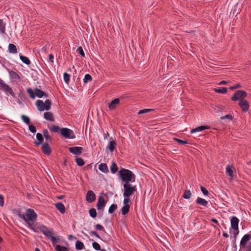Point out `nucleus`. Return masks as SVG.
<instances>
[{"label":"nucleus","instance_id":"nucleus-1","mask_svg":"<svg viewBox=\"0 0 251 251\" xmlns=\"http://www.w3.org/2000/svg\"><path fill=\"white\" fill-rule=\"evenodd\" d=\"M16 214L20 218L25 221L27 225V227L32 231L38 226L37 224L34 223L37 220V215L32 209H27L25 214H22L20 212L17 211Z\"/></svg>","mask_w":251,"mask_h":251},{"label":"nucleus","instance_id":"nucleus-2","mask_svg":"<svg viewBox=\"0 0 251 251\" xmlns=\"http://www.w3.org/2000/svg\"><path fill=\"white\" fill-rule=\"evenodd\" d=\"M119 174L121 180L125 183L134 182L135 181V175L129 170L122 169L119 172Z\"/></svg>","mask_w":251,"mask_h":251},{"label":"nucleus","instance_id":"nucleus-3","mask_svg":"<svg viewBox=\"0 0 251 251\" xmlns=\"http://www.w3.org/2000/svg\"><path fill=\"white\" fill-rule=\"evenodd\" d=\"M35 232H41L48 239H50L53 236V229H49L48 227L43 225H39L33 230Z\"/></svg>","mask_w":251,"mask_h":251},{"label":"nucleus","instance_id":"nucleus-4","mask_svg":"<svg viewBox=\"0 0 251 251\" xmlns=\"http://www.w3.org/2000/svg\"><path fill=\"white\" fill-rule=\"evenodd\" d=\"M136 191V186H133L129 183H125L123 185V196L130 197Z\"/></svg>","mask_w":251,"mask_h":251},{"label":"nucleus","instance_id":"nucleus-5","mask_svg":"<svg viewBox=\"0 0 251 251\" xmlns=\"http://www.w3.org/2000/svg\"><path fill=\"white\" fill-rule=\"evenodd\" d=\"M239 223V219L233 216L230 219L231 227L234 230L233 234L236 237L239 233L238 228V224Z\"/></svg>","mask_w":251,"mask_h":251},{"label":"nucleus","instance_id":"nucleus-6","mask_svg":"<svg viewBox=\"0 0 251 251\" xmlns=\"http://www.w3.org/2000/svg\"><path fill=\"white\" fill-rule=\"evenodd\" d=\"M61 134L67 139H74L75 136L73 131L68 128H62L60 129Z\"/></svg>","mask_w":251,"mask_h":251},{"label":"nucleus","instance_id":"nucleus-7","mask_svg":"<svg viewBox=\"0 0 251 251\" xmlns=\"http://www.w3.org/2000/svg\"><path fill=\"white\" fill-rule=\"evenodd\" d=\"M247 96V94L245 91L239 90L234 93V95L231 98V100L233 101L238 100L240 101L241 100H244V99Z\"/></svg>","mask_w":251,"mask_h":251},{"label":"nucleus","instance_id":"nucleus-8","mask_svg":"<svg viewBox=\"0 0 251 251\" xmlns=\"http://www.w3.org/2000/svg\"><path fill=\"white\" fill-rule=\"evenodd\" d=\"M0 89L3 90L7 95H13V94L12 90L1 79H0Z\"/></svg>","mask_w":251,"mask_h":251},{"label":"nucleus","instance_id":"nucleus-9","mask_svg":"<svg viewBox=\"0 0 251 251\" xmlns=\"http://www.w3.org/2000/svg\"><path fill=\"white\" fill-rule=\"evenodd\" d=\"M106 203V201L102 196H100L98 198L97 204V208L99 210H103Z\"/></svg>","mask_w":251,"mask_h":251},{"label":"nucleus","instance_id":"nucleus-10","mask_svg":"<svg viewBox=\"0 0 251 251\" xmlns=\"http://www.w3.org/2000/svg\"><path fill=\"white\" fill-rule=\"evenodd\" d=\"M69 151L73 154L77 156L82 153L83 148L80 147H73L69 148Z\"/></svg>","mask_w":251,"mask_h":251},{"label":"nucleus","instance_id":"nucleus-11","mask_svg":"<svg viewBox=\"0 0 251 251\" xmlns=\"http://www.w3.org/2000/svg\"><path fill=\"white\" fill-rule=\"evenodd\" d=\"M251 239V233L250 232V234H245L241 239L240 241V247L244 248L246 247L248 241Z\"/></svg>","mask_w":251,"mask_h":251},{"label":"nucleus","instance_id":"nucleus-12","mask_svg":"<svg viewBox=\"0 0 251 251\" xmlns=\"http://www.w3.org/2000/svg\"><path fill=\"white\" fill-rule=\"evenodd\" d=\"M239 105L242 109L243 112H246L249 110V104L246 100H241L239 102Z\"/></svg>","mask_w":251,"mask_h":251},{"label":"nucleus","instance_id":"nucleus-13","mask_svg":"<svg viewBox=\"0 0 251 251\" xmlns=\"http://www.w3.org/2000/svg\"><path fill=\"white\" fill-rule=\"evenodd\" d=\"M96 198V195L92 190L87 192L86 198L87 202L91 203L95 201Z\"/></svg>","mask_w":251,"mask_h":251},{"label":"nucleus","instance_id":"nucleus-14","mask_svg":"<svg viewBox=\"0 0 251 251\" xmlns=\"http://www.w3.org/2000/svg\"><path fill=\"white\" fill-rule=\"evenodd\" d=\"M120 103V100L119 99H115L112 100L110 103L109 104L108 108L110 110H113L115 109L116 107Z\"/></svg>","mask_w":251,"mask_h":251},{"label":"nucleus","instance_id":"nucleus-15","mask_svg":"<svg viewBox=\"0 0 251 251\" xmlns=\"http://www.w3.org/2000/svg\"><path fill=\"white\" fill-rule=\"evenodd\" d=\"M116 146V143L115 141L112 140V137L110 138V140L108 144L106 149H108L111 152H113Z\"/></svg>","mask_w":251,"mask_h":251},{"label":"nucleus","instance_id":"nucleus-16","mask_svg":"<svg viewBox=\"0 0 251 251\" xmlns=\"http://www.w3.org/2000/svg\"><path fill=\"white\" fill-rule=\"evenodd\" d=\"M42 150L47 155H50L51 153L50 148L47 143H44L42 145Z\"/></svg>","mask_w":251,"mask_h":251},{"label":"nucleus","instance_id":"nucleus-17","mask_svg":"<svg viewBox=\"0 0 251 251\" xmlns=\"http://www.w3.org/2000/svg\"><path fill=\"white\" fill-rule=\"evenodd\" d=\"M36 105L40 111H43L45 110V104L41 100H37L36 102Z\"/></svg>","mask_w":251,"mask_h":251},{"label":"nucleus","instance_id":"nucleus-18","mask_svg":"<svg viewBox=\"0 0 251 251\" xmlns=\"http://www.w3.org/2000/svg\"><path fill=\"white\" fill-rule=\"evenodd\" d=\"M56 208L59 211L61 214H64L65 212V208L63 203L61 202H57L55 204Z\"/></svg>","mask_w":251,"mask_h":251},{"label":"nucleus","instance_id":"nucleus-19","mask_svg":"<svg viewBox=\"0 0 251 251\" xmlns=\"http://www.w3.org/2000/svg\"><path fill=\"white\" fill-rule=\"evenodd\" d=\"M234 167L232 166L228 165L226 167V174L229 176L231 178L233 177V169Z\"/></svg>","mask_w":251,"mask_h":251},{"label":"nucleus","instance_id":"nucleus-20","mask_svg":"<svg viewBox=\"0 0 251 251\" xmlns=\"http://www.w3.org/2000/svg\"><path fill=\"white\" fill-rule=\"evenodd\" d=\"M209 128H210V127L207 126H198L195 128L193 129L191 131V133H194L197 132H201L205 129H208Z\"/></svg>","mask_w":251,"mask_h":251},{"label":"nucleus","instance_id":"nucleus-21","mask_svg":"<svg viewBox=\"0 0 251 251\" xmlns=\"http://www.w3.org/2000/svg\"><path fill=\"white\" fill-rule=\"evenodd\" d=\"M197 203L204 206H207L208 202L207 201H206L205 199L198 197L196 200Z\"/></svg>","mask_w":251,"mask_h":251},{"label":"nucleus","instance_id":"nucleus-22","mask_svg":"<svg viewBox=\"0 0 251 251\" xmlns=\"http://www.w3.org/2000/svg\"><path fill=\"white\" fill-rule=\"evenodd\" d=\"M44 117L46 120L52 122L54 120L52 114L50 112H45L44 114Z\"/></svg>","mask_w":251,"mask_h":251},{"label":"nucleus","instance_id":"nucleus-23","mask_svg":"<svg viewBox=\"0 0 251 251\" xmlns=\"http://www.w3.org/2000/svg\"><path fill=\"white\" fill-rule=\"evenodd\" d=\"M36 139L38 140V141L35 142V144L37 146H39L42 143L44 140L43 135L40 133H37L36 134Z\"/></svg>","mask_w":251,"mask_h":251},{"label":"nucleus","instance_id":"nucleus-24","mask_svg":"<svg viewBox=\"0 0 251 251\" xmlns=\"http://www.w3.org/2000/svg\"><path fill=\"white\" fill-rule=\"evenodd\" d=\"M99 169L104 173H107L108 172L107 166L105 163H101L99 166Z\"/></svg>","mask_w":251,"mask_h":251},{"label":"nucleus","instance_id":"nucleus-25","mask_svg":"<svg viewBox=\"0 0 251 251\" xmlns=\"http://www.w3.org/2000/svg\"><path fill=\"white\" fill-rule=\"evenodd\" d=\"M8 50L11 53H16L17 52L16 47L13 44H10L8 46Z\"/></svg>","mask_w":251,"mask_h":251},{"label":"nucleus","instance_id":"nucleus-26","mask_svg":"<svg viewBox=\"0 0 251 251\" xmlns=\"http://www.w3.org/2000/svg\"><path fill=\"white\" fill-rule=\"evenodd\" d=\"M35 96H36L39 98H41L44 96H45V93L43 91H42L38 88H36L35 89Z\"/></svg>","mask_w":251,"mask_h":251},{"label":"nucleus","instance_id":"nucleus-27","mask_svg":"<svg viewBox=\"0 0 251 251\" xmlns=\"http://www.w3.org/2000/svg\"><path fill=\"white\" fill-rule=\"evenodd\" d=\"M129 211V205H124L121 208V212L122 215H125Z\"/></svg>","mask_w":251,"mask_h":251},{"label":"nucleus","instance_id":"nucleus-28","mask_svg":"<svg viewBox=\"0 0 251 251\" xmlns=\"http://www.w3.org/2000/svg\"><path fill=\"white\" fill-rule=\"evenodd\" d=\"M5 32V24L2 20L0 19V34H4Z\"/></svg>","mask_w":251,"mask_h":251},{"label":"nucleus","instance_id":"nucleus-29","mask_svg":"<svg viewBox=\"0 0 251 251\" xmlns=\"http://www.w3.org/2000/svg\"><path fill=\"white\" fill-rule=\"evenodd\" d=\"M214 91L218 93L225 94L227 92V89L226 87L214 88Z\"/></svg>","mask_w":251,"mask_h":251},{"label":"nucleus","instance_id":"nucleus-30","mask_svg":"<svg viewBox=\"0 0 251 251\" xmlns=\"http://www.w3.org/2000/svg\"><path fill=\"white\" fill-rule=\"evenodd\" d=\"M20 58L21 60V61L24 63L26 65H29L30 63V61L28 58L27 57L23 56L22 55H20Z\"/></svg>","mask_w":251,"mask_h":251},{"label":"nucleus","instance_id":"nucleus-31","mask_svg":"<svg viewBox=\"0 0 251 251\" xmlns=\"http://www.w3.org/2000/svg\"><path fill=\"white\" fill-rule=\"evenodd\" d=\"M83 243L80 241H77L75 242V248L77 250H81L84 248Z\"/></svg>","mask_w":251,"mask_h":251},{"label":"nucleus","instance_id":"nucleus-32","mask_svg":"<svg viewBox=\"0 0 251 251\" xmlns=\"http://www.w3.org/2000/svg\"><path fill=\"white\" fill-rule=\"evenodd\" d=\"M43 135L47 141L50 142L51 140V138L50 136L49 132L47 129H45L43 131Z\"/></svg>","mask_w":251,"mask_h":251},{"label":"nucleus","instance_id":"nucleus-33","mask_svg":"<svg viewBox=\"0 0 251 251\" xmlns=\"http://www.w3.org/2000/svg\"><path fill=\"white\" fill-rule=\"evenodd\" d=\"M118 170V167L116 163L113 162L110 166V171L112 174H115Z\"/></svg>","mask_w":251,"mask_h":251},{"label":"nucleus","instance_id":"nucleus-34","mask_svg":"<svg viewBox=\"0 0 251 251\" xmlns=\"http://www.w3.org/2000/svg\"><path fill=\"white\" fill-rule=\"evenodd\" d=\"M27 92L29 97L32 99H34L35 98V90L33 91L32 89L28 88L27 89Z\"/></svg>","mask_w":251,"mask_h":251},{"label":"nucleus","instance_id":"nucleus-35","mask_svg":"<svg viewBox=\"0 0 251 251\" xmlns=\"http://www.w3.org/2000/svg\"><path fill=\"white\" fill-rule=\"evenodd\" d=\"M50 239L51 240L53 245H54L55 244L60 241L59 236L54 237V236H53Z\"/></svg>","mask_w":251,"mask_h":251},{"label":"nucleus","instance_id":"nucleus-36","mask_svg":"<svg viewBox=\"0 0 251 251\" xmlns=\"http://www.w3.org/2000/svg\"><path fill=\"white\" fill-rule=\"evenodd\" d=\"M117 208V205L116 204H112L110 205L108 209V212L110 214L113 213Z\"/></svg>","mask_w":251,"mask_h":251},{"label":"nucleus","instance_id":"nucleus-37","mask_svg":"<svg viewBox=\"0 0 251 251\" xmlns=\"http://www.w3.org/2000/svg\"><path fill=\"white\" fill-rule=\"evenodd\" d=\"M92 79V76L89 74H86L85 75L84 78H83V82L84 83H86L88 82L91 81Z\"/></svg>","mask_w":251,"mask_h":251},{"label":"nucleus","instance_id":"nucleus-38","mask_svg":"<svg viewBox=\"0 0 251 251\" xmlns=\"http://www.w3.org/2000/svg\"><path fill=\"white\" fill-rule=\"evenodd\" d=\"M191 197V193L190 190H186L184 192L183 197L185 199H190Z\"/></svg>","mask_w":251,"mask_h":251},{"label":"nucleus","instance_id":"nucleus-39","mask_svg":"<svg viewBox=\"0 0 251 251\" xmlns=\"http://www.w3.org/2000/svg\"><path fill=\"white\" fill-rule=\"evenodd\" d=\"M63 79L65 82L68 84L70 81V75L67 73H64L63 74Z\"/></svg>","mask_w":251,"mask_h":251},{"label":"nucleus","instance_id":"nucleus-40","mask_svg":"<svg viewBox=\"0 0 251 251\" xmlns=\"http://www.w3.org/2000/svg\"><path fill=\"white\" fill-rule=\"evenodd\" d=\"M89 214L92 218H95L97 216V212L95 208H91L89 211Z\"/></svg>","mask_w":251,"mask_h":251},{"label":"nucleus","instance_id":"nucleus-41","mask_svg":"<svg viewBox=\"0 0 251 251\" xmlns=\"http://www.w3.org/2000/svg\"><path fill=\"white\" fill-rule=\"evenodd\" d=\"M9 75L11 77H12L13 78L15 79H19L20 77L18 74L14 71H10L9 72Z\"/></svg>","mask_w":251,"mask_h":251},{"label":"nucleus","instance_id":"nucleus-42","mask_svg":"<svg viewBox=\"0 0 251 251\" xmlns=\"http://www.w3.org/2000/svg\"><path fill=\"white\" fill-rule=\"evenodd\" d=\"M56 251H67L68 249L65 247H62L60 245H56L55 247Z\"/></svg>","mask_w":251,"mask_h":251},{"label":"nucleus","instance_id":"nucleus-43","mask_svg":"<svg viewBox=\"0 0 251 251\" xmlns=\"http://www.w3.org/2000/svg\"><path fill=\"white\" fill-rule=\"evenodd\" d=\"M153 111V109H144L139 111L138 114H143Z\"/></svg>","mask_w":251,"mask_h":251},{"label":"nucleus","instance_id":"nucleus-44","mask_svg":"<svg viewBox=\"0 0 251 251\" xmlns=\"http://www.w3.org/2000/svg\"><path fill=\"white\" fill-rule=\"evenodd\" d=\"M75 161L77 165L79 166H82L84 164V160L81 158H76Z\"/></svg>","mask_w":251,"mask_h":251},{"label":"nucleus","instance_id":"nucleus-45","mask_svg":"<svg viewBox=\"0 0 251 251\" xmlns=\"http://www.w3.org/2000/svg\"><path fill=\"white\" fill-rule=\"evenodd\" d=\"M224 109V106L222 105H216L214 108V111L215 112H222Z\"/></svg>","mask_w":251,"mask_h":251},{"label":"nucleus","instance_id":"nucleus-46","mask_svg":"<svg viewBox=\"0 0 251 251\" xmlns=\"http://www.w3.org/2000/svg\"><path fill=\"white\" fill-rule=\"evenodd\" d=\"M45 106V110H49L50 108L51 102L50 100H46L44 103Z\"/></svg>","mask_w":251,"mask_h":251},{"label":"nucleus","instance_id":"nucleus-47","mask_svg":"<svg viewBox=\"0 0 251 251\" xmlns=\"http://www.w3.org/2000/svg\"><path fill=\"white\" fill-rule=\"evenodd\" d=\"M21 118H22L23 121L26 124H27V125L29 124L30 119L28 117L23 115H22Z\"/></svg>","mask_w":251,"mask_h":251},{"label":"nucleus","instance_id":"nucleus-48","mask_svg":"<svg viewBox=\"0 0 251 251\" xmlns=\"http://www.w3.org/2000/svg\"><path fill=\"white\" fill-rule=\"evenodd\" d=\"M92 246L93 248L97 251L100 250V246L97 242H93Z\"/></svg>","mask_w":251,"mask_h":251},{"label":"nucleus","instance_id":"nucleus-49","mask_svg":"<svg viewBox=\"0 0 251 251\" xmlns=\"http://www.w3.org/2000/svg\"><path fill=\"white\" fill-rule=\"evenodd\" d=\"M76 52L81 55L82 56L84 57L85 56V53L83 51V50L82 49V48L81 47H79L77 50Z\"/></svg>","mask_w":251,"mask_h":251},{"label":"nucleus","instance_id":"nucleus-50","mask_svg":"<svg viewBox=\"0 0 251 251\" xmlns=\"http://www.w3.org/2000/svg\"><path fill=\"white\" fill-rule=\"evenodd\" d=\"M124 199V201H123V204L124 205H129V204H128L130 200L129 199V197H125V196H123Z\"/></svg>","mask_w":251,"mask_h":251},{"label":"nucleus","instance_id":"nucleus-51","mask_svg":"<svg viewBox=\"0 0 251 251\" xmlns=\"http://www.w3.org/2000/svg\"><path fill=\"white\" fill-rule=\"evenodd\" d=\"M50 130L51 131H53V132H58L59 131V127L57 126L53 125V126H51V127L50 128Z\"/></svg>","mask_w":251,"mask_h":251},{"label":"nucleus","instance_id":"nucleus-52","mask_svg":"<svg viewBox=\"0 0 251 251\" xmlns=\"http://www.w3.org/2000/svg\"><path fill=\"white\" fill-rule=\"evenodd\" d=\"M174 140L180 145H184L187 144V142L186 141H183L177 138H174Z\"/></svg>","mask_w":251,"mask_h":251},{"label":"nucleus","instance_id":"nucleus-53","mask_svg":"<svg viewBox=\"0 0 251 251\" xmlns=\"http://www.w3.org/2000/svg\"><path fill=\"white\" fill-rule=\"evenodd\" d=\"M201 190L202 193L203 194L204 196H208L209 194L208 191L203 187H201Z\"/></svg>","mask_w":251,"mask_h":251},{"label":"nucleus","instance_id":"nucleus-54","mask_svg":"<svg viewBox=\"0 0 251 251\" xmlns=\"http://www.w3.org/2000/svg\"><path fill=\"white\" fill-rule=\"evenodd\" d=\"M28 128L30 131L32 133H35L36 131L35 127L33 125H29Z\"/></svg>","mask_w":251,"mask_h":251},{"label":"nucleus","instance_id":"nucleus-55","mask_svg":"<svg viewBox=\"0 0 251 251\" xmlns=\"http://www.w3.org/2000/svg\"><path fill=\"white\" fill-rule=\"evenodd\" d=\"M222 120H225L227 119L229 120H232L233 119L232 116L231 115H226V116H223L221 118Z\"/></svg>","mask_w":251,"mask_h":251},{"label":"nucleus","instance_id":"nucleus-56","mask_svg":"<svg viewBox=\"0 0 251 251\" xmlns=\"http://www.w3.org/2000/svg\"><path fill=\"white\" fill-rule=\"evenodd\" d=\"M95 228L99 230H102V231L104 230V228L103 226L100 224H97L95 226Z\"/></svg>","mask_w":251,"mask_h":251},{"label":"nucleus","instance_id":"nucleus-57","mask_svg":"<svg viewBox=\"0 0 251 251\" xmlns=\"http://www.w3.org/2000/svg\"><path fill=\"white\" fill-rule=\"evenodd\" d=\"M90 234L91 235H93V236H96L97 238L100 239H101L100 236L99 235V234L95 231H91L90 232Z\"/></svg>","mask_w":251,"mask_h":251},{"label":"nucleus","instance_id":"nucleus-58","mask_svg":"<svg viewBox=\"0 0 251 251\" xmlns=\"http://www.w3.org/2000/svg\"><path fill=\"white\" fill-rule=\"evenodd\" d=\"M241 87V85L239 83H237V84H235L234 86H231L230 87V89L231 90H234V89H237V88H240Z\"/></svg>","mask_w":251,"mask_h":251},{"label":"nucleus","instance_id":"nucleus-59","mask_svg":"<svg viewBox=\"0 0 251 251\" xmlns=\"http://www.w3.org/2000/svg\"><path fill=\"white\" fill-rule=\"evenodd\" d=\"M53 59H54L53 55L52 54H50L49 55V61H50L51 63H53L54 62Z\"/></svg>","mask_w":251,"mask_h":251},{"label":"nucleus","instance_id":"nucleus-60","mask_svg":"<svg viewBox=\"0 0 251 251\" xmlns=\"http://www.w3.org/2000/svg\"><path fill=\"white\" fill-rule=\"evenodd\" d=\"M4 205V200L2 195H0V206L2 207Z\"/></svg>","mask_w":251,"mask_h":251},{"label":"nucleus","instance_id":"nucleus-61","mask_svg":"<svg viewBox=\"0 0 251 251\" xmlns=\"http://www.w3.org/2000/svg\"><path fill=\"white\" fill-rule=\"evenodd\" d=\"M227 84V82L225 80H222L219 83V84L220 85H226Z\"/></svg>","mask_w":251,"mask_h":251},{"label":"nucleus","instance_id":"nucleus-62","mask_svg":"<svg viewBox=\"0 0 251 251\" xmlns=\"http://www.w3.org/2000/svg\"><path fill=\"white\" fill-rule=\"evenodd\" d=\"M211 221H212V222H213V223H214L216 224H218V221H217L216 219H211Z\"/></svg>","mask_w":251,"mask_h":251},{"label":"nucleus","instance_id":"nucleus-63","mask_svg":"<svg viewBox=\"0 0 251 251\" xmlns=\"http://www.w3.org/2000/svg\"><path fill=\"white\" fill-rule=\"evenodd\" d=\"M223 235L225 238H228V235L226 233H225V232L223 233Z\"/></svg>","mask_w":251,"mask_h":251},{"label":"nucleus","instance_id":"nucleus-64","mask_svg":"<svg viewBox=\"0 0 251 251\" xmlns=\"http://www.w3.org/2000/svg\"><path fill=\"white\" fill-rule=\"evenodd\" d=\"M35 251H41L39 249L36 248L35 250Z\"/></svg>","mask_w":251,"mask_h":251}]
</instances>
